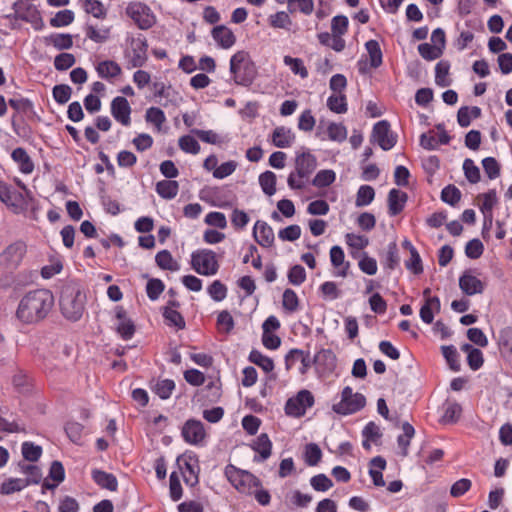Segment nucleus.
<instances>
[{"label":"nucleus","instance_id":"obj_63","mask_svg":"<svg viewBox=\"0 0 512 512\" xmlns=\"http://www.w3.org/2000/svg\"><path fill=\"white\" fill-rule=\"evenodd\" d=\"M472 482L470 479L461 478L454 482L450 488V495L454 498L463 496L470 490Z\"/></svg>","mask_w":512,"mask_h":512},{"label":"nucleus","instance_id":"obj_31","mask_svg":"<svg viewBox=\"0 0 512 512\" xmlns=\"http://www.w3.org/2000/svg\"><path fill=\"white\" fill-rule=\"evenodd\" d=\"M450 62L448 60H440L435 66V83L439 87H447L451 85V80L448 78L450 71Z\"/></svg>","mask_w":512,"mask_h":512},{"label":"nucleus","instance_id":"obj_6","mask_svg":"<svg viewBox=\"0 0 512 512\" xmlns=\"http://www.w3.org/2000/svg\"><path fill=\"white\" fill-rule=\"evenodd\" d=\"M192 268L200 275L212 276L218 272L219 264L212 250H197L191 255Z\"/></svg>","mask_w":512,"mask_h":512},{"label":"nucleus","instance_id":"obj_45","mask_svg":"<svg viewBox=\"0 0 512 512\" xmlns=\"http://www.w3.org/2000/svg\"><path fill=\"white\" fill-rule=\"evenodd\" d=\"M27 486H29V484L24 479L10 478L1 484L0 492L3 495H9L21 491Z\"/></svg>","mask_w":512,"mask_h":512},{"label":"nucleus","instance_id":"obj_35","mask_svg":"<svg viewBox=\"0 0 512 512\" xmlns=\"http://www.w3.org/2000/svg\"><path fill=\"white\" fill-rule=\"evenodd\" d=\"M403 434H400L397 437L398 446L402 450V455H408V447L410 445V441L415 434L414 427L409 422H404L402 425Z\"/></svg>","mask_w":512,"mask_h":512},{"label":"nucleus","instance_id":"obj_58","mask_svg":"<svg viewBox=\"0 0 512 512\" xmlns=\"http://www.w3.org/2000/svg\"><path fill=\"white\" fill-rule=\"evenodd\" d=\"M145 118L147 122L154 124L158 130L161 129V126L166 121L164 112L157 107L147 109Z\"/></svg>","mask_w":512,"mask_h":512},{"label":"nucleus","instance_id":"obj_17","mask_svg":"<svg viewBox=\"0 0 512 512\" xmlns=\"http://www.w3.org/2000/svg\"><path fill=\"white\" fill-rule=\"evenodd\" d=\"M115 316L118 320L117 332L124 340H129L135 333V325L133 321L127 316V312L122 306H117L115 309Z\"/></svg>","mask_w":512,"mask_h":512},{"label":"nucleus","instance_id":"obj_5","mask_svg":"<svg viewBox=\"0 0 512 512\" xmlns=\"http://www.w3.org/2000/svg\"><path fill=\"white\" fill-rule=\"evenodd\" d=\"M365 406L366 397L362 393H354L350 386H346L341 392V400L334 404L332 409L339 415L347 416L357 413Z\"/></svg>","mask_w":512,"mask_h":512},{"label":"nucleus","instance_id":"obj_62","mask_svg":"<svg viewBox=\"0 0 512 512\" xmlns=\"http://www.w3.org/2000/svg\"><path fill=\"white\" fill-rule=\"evenodd\" d=\"M76 62V59L71 53H60L54 59V66L58 71H65L72 67Z\"/></svg>","mask_w":512,"mask_h":512},{"label":"nucleus","instance_id":"obj_13","mask_svg":"<svg viewBox=\"0 0 512 512\" xmlns=\"http://www.w3.org/2000/svg\"><path fill=\"white\" fill-rule=\"evenodd\" d=\"M205 435L203 423L199 420L190 419L186 421L182 428V436L189 444H199L204 440Z\"/></svg>","mask_w":512,"mask_h":512},{"label":"nucleus","instance_id":"obj_25","mask_svg":"<svg viewBox=\"0 0 512 512\" xmlns=\"http://www.w3.org/2000/svg\"><path fill=\"white\" fill-rule=\"evenodd\" d=\"M295 135L291 129L286 127H276L272 134V141L276 147L287 148L292 145Z\"/></svg>","mask_w":512,"mask_h":512},{"label":"nucleus","instance_id":"obj_18","mask_svg":"<svg viewBox=\"0 0 512 512\" xmlns=\"http://www.w3.org/2000/svg\"><path fill=\"white\" fill-rule=\"evenodd\" d=\"M295 164L297 176L308 179L317 167V159L310 152H303L297 155Z\"/></svg>","mask_w":512,"mask_h":512},{"label":"nucleus","instance_id":"obj_12","mask_svg":"<svg viewBox=\"0 0 512 512\" xmlns=\"http://www.w3.org/2000/svg\"><path fill=\"white\" fill-rule=\"evenodd\" d=\"M459 287L468 296L481 294L485 288L483 282L474 275V271L471 269L465 270L459 277Z\"/></svg>","mask_w":512,"mask_h":512},{"label":"nucleus","instance_id":"obj_36","mask_svg":"<svg viewBox=\"0 0 512 512\" xmlns=\"http://www.w3.org/2000/svg\"><path fill=\"white\" fill-rule=\"evenodd\" d=\"M462 414V407L457 402L448 403L445 407L444 413L441 417L443 424H455L460 419Z\"/></svg>","mask_w":512,"mask_h":512},{"label":"nucleus","instance_id":"obj_57","mask_svg":"<svg viewBox=\"0 0 512 512\" xmlns=\"http://www.w3.org/2000/svg\"><path fill=\"white\" fill-rule=\"evenodd\" d=\"M74 20V13L71 10H62L50 19L52 27H63L71 24Z\"/></svg>","mask_w":512,"mask_h":512},{"label":"nucleus","instance_id":"obj_8","mask_svg":"<svg viewBox=\"0 0 512 512\" xmlns=\"http://www.w3.org/2000/svg\"><path fill=\"white\" fill-rule=\"evenodd\" d=\"M26 251L27 246L23 241L11 243L0 254V266L8 270L16 269L22 262Z\"/></svg>","mask_w":512,"mask_h":512},{"label":"nucleus","instance_id":"obj_10","mask_svg":"<svg viewBox=\"0 0 512 512\" xmlns=\"http://www.w3.org/2000/svg\"><path fill=\"white\" fill-rule=\"evenodd\" d=\"M390 127L387 120L378 121L373 126L372 138L384 151L391 150L397 143V136L391 132Z\"/></svg>","mask_w":512,"mask_h":512},{"label":"nucleus","instance_id":"obj_60","mask_svg":"<svg viewBox=\"0 0 512 512\" xmlns=\"http://www.w3.org/2000/svg\"><path fill=\"white\" fill-rule=\"evenodd\" d=\"M84 9L87 13L92 14L98 19H103L106 16V9L98 0H85Z\"/></svg>","mask_w":512,"mask_h":512},{"label":"nucleus","instance_id":"obj_22","mask_svg":"<svg viewBox=\"0 0 512 512\" xmlns=\"http://www.w3.org/2000/svg\"><path fill=\"white\" fill-rule=\"evenodd\" d=\"M353 259H358V267L364 274L373 276L377 273L378 266L375 258L368 255L367 252H350Z\"/></svg>","mask_w":512,"mask_h":512},{"label":"nucleus","instance_id":"obj_32","mask_svg":"<svg viewBox=\"0 0 512 512\" xmlns=\"http://www.w3.org/2000/svg\"><path fill=\"white\" fill-rule=\"evenodd\" d=\"M156 191L164 199H173L179 191V184L174 180H162L156 184Z\"/></svg>","mask_w":512,"mask_h":512},{"label":"nucleus","instance_id":"obj_34","mask_svg":"<svg viewBox=\"0 0 512 512\" xmlns=\"http://www.w3.org/2000/svg\"><path fill=\"white\" fill-rule=\"evenodd\" d=\"M329 140L342 143L347 138V128L343 123L330 122L326 129Z\"/></svg>","mask_w":512,"mask_h":512},{"label":"nucleus","instance_id":"obj_16","mask_svg":"<svg viewBox=\"0 0 512 512\" xmlns=\"http://www.w3.org/2000/svg\"><path fill=\"white\" fill-rule=\"evenodd\" d=\"M408 201V194L399 189L393 188L388 193V214L391 217L399 215L405 208Z\"/></svg>","mask_w":512,"mask_h":512},{"label":"nucleus","instance_id":"obj_49","mask_svg":"<svg viewBox=\"0 0 512 512\" xmlns=\"http://www.w3.org/2000/svg\"><path fill=\"white\" fill-rule=\"evenodd\" d=\"M460 199L461 191L455 185L449 184L441 191V200L450 206H455Z\"/></svg>","mask_w":512,"mask_h":512},{"label":"nucleus","instance_id":"obj_19","mask_svg":"<svg viewBox=\"0 0 512 512\" xmlns=\"http://www.w3.org/2000/svg\"><path fill=\"white\" fill-rule=\"evenodd\" d=\"M381 265L387 274L396 270L400 266V256L396 241L388 243L386 253L381 259Z\"/></svg>","mask_w":512,"mask_h":512},{"label":"nucleus","instance_id":"obj_26","mask_svg":"<svg viewBox=\"0 0 512 512\" xmlns=\"http://www.w3.org/2000/svg\"><path fill=\"white\" fill-rule=\"evenodd\" d=\"M93 480L104 489H108L110 491H116L118 487V482L116 477L102 470L94 469L92 471Z\"/></svg>","mask_w":512,"mask_h":512},{"label":"nucleus","instance_id":"obj_29","mask_svg":"<svg viewBox=\"0 0 512 512\" xmlns=\"http://www.w3.org/2000/svg\"><path fill=\"white\" fill-rule=\"evenodd\" d=\"M327 107L336 114L346 113L348 110L347 98L344 93H333L327 98Z\"/></svg>","mask_w":512,"mask_h":512},{"label":"nucleus","instance_id":"obj_61","mask_svg":"<svg viewBox=\"0 0 512 512\" xmlns=\"http://www.w3.org/2000/svg\"><path fill=\"white\" fill-rule=\"evenodd\" d=\"M362 437L367 438V440H371L374 444H377L382 437V433L375 422L369 421L362 430Z\"/></svg>","mask_w":512,"mask_h":512},{"label":"nucleus","instance_id":"obj_44","mask_svg":"<svg viewBox=\"0 0 512 512\" xmlns=\"http://www.w3.org/2000/svg\"><path fill=\"white\" fill-rule=\"evenodd\" d=\"M345 241L353 252H361V250L369 245L368 237L354 233H347L345 235Z\"/></svg>","mask_w":512,"mask_h":512},{"label":"nucleus","instance_id":"obj_28","mask_svg":"<svg viewBox=\"0 0 512 512\" xmlns=\"http://www.w3.org/2000/svg\"><path fill=\"white\" fill-rule=\"evenodd\" d=\"M253 449L259 453L260 457H255L257 461H264L271 455L272 443L267 434H260L253 444Z\"/></svg>","mask_w":512,"mask_h":512},{"label":"nucleus","instance_id":"obj_9","mask_svg":"<svg viewBox=\"0 0 512 512\" xmlns=\"http://www.w3.org/2000/svg\"><path fill=\"white\" fill-rule=\"evenodd\" d=\"M314 404V397L308 390H301L296 396L287 400L285 412L289 416L300 417L305 414L306 409Z\"/></svg>","mask_w":512,"mask_h":512},{"label":"nucleus","instance_id":"obj_30","mask_svg":"<svg viewBox=\"0 0 512 512\" xmlns=\"http://www.w3.org/2000/svg\"><path fill=\"white\" fill-rule=\"evenodd\" d=\"M19 471L25 474L27 477L24 479L29 485L39 484L42 480V472L41 469L32 464H27L25 462H20L18 464Z\"/></svg>","mask_w":512,"mask_h":512},{"label":"nucleus","instance_id":"obj_39","mask_svg":"<svg viewBox=\"0 0 512 512\" xmlns=\"http://www.w3.org/2000/svg\"><path fill=\"white\" fill-rule=\"evenodd\" d=\"M134 44L136 47L133 48V56L130 63L132 67H141L147 59V43L145 40L137 39L134 41Z\"/></svg>","mask_w":512,"mask_h":512},{"label":"nucleus","instance_id":"obj_37","mask_svg":"<svg viewBox=\"0 0 512 512\" xmlns=\"http://www.w3.org/2000/svg\"><path fill=\"white\" fill-rule=\"evenodd\" d=\"M498 345L505 357H512V327H506L499 333Z\"/></svg>","mask_w":512,"mask_h":512},{"label":"nucleus","instance_id":"obj_23","mask_svg":"<svg viewBox=\"0 0 512 512\" xmlns=\"http://www.w3.org/2000/svg\"><path fill=\"white\" fill-rule=\"evenodd\" d=\"M212 37L224 49L232 47L236 41L234 33L224 25L214 27Z\"/></svg>","mask_w":512,"mask_h":512},{"label":"nucleus","instance_id":"obj_50","mask_svg":"<svg viewBox=\"0 0 512 512\" xmlns=\"http://www.w3.org/2000/svg\"><path fill=\"white\" fill-rule=\"evenodd\" d=\"M175 389V383L170 379L158 380L153 387V391L157 394L161 399H168L173 390Z\"/></svg>","mask_w":512,"mask_h":512},{"label":"nucleus","instance_id":"obj_55","mask_svg":"<svg viewBox=\"0 0 512 512\" xmlns=\"http://www.w3.org/2000/svg\"><path fill=\"white\" fill-rule=\"evenodd\" d=\"M483 252L484 245L478 238L468 241L465 246V255L470 259L475 260L480 258Z\"/></svg>","mask_w":512,"mask_h":512},{"label":"nucleus","instance_id":"obj_3","mask_svg":"<svg viewBox=\"0 0 512 512\" xmlns=\"http://www.w3.org/2000/svg\"><path fill=\"white\" fill-rule=\"evenodd\" d=\"M230 73L235 84L249 86L254 81L257 71L251 61L249 53L241 50L236 52L230 59Z\"/></svg>","mask_w":512,"mask_h":512},{"label":"nucleus","instance_id":"obj_2","mask_svg":"<svg viewBox=\"0 0 512 512\" xmlns=\"http://www.w3.org/2000/svg\"><path fill=\"white\" fill-rule=\"evenodd\" d=\"M86 294L75 284L63 286L60 294L59 305L63 317L71 322L79 321L84 312Z\"/></svg>","mask_w":512,"mask_h":512},{"label":"nucleus","instance_id":"obj_4","mask_svg":"<svg viewBox=\"0 0 512 512\" xmlns=\"http://www.w3.org/2000/svg\"><path fill=\"white\" fill-rule=\"evenodd\" d=\"M225 475L229 482L243 494L251 495L254 492V488L261 486V482L256 476L233 465H228L225 468Z\"/></svg>","mask_w":512,"mask_h":512},{"label":"nucleus","instance_id":"obj_33","mask_svg":"<svg viewBox=\"0 0 512 512\" xmlns=\"http://www.w3.org/2000/svg\"><path fill=\"white\" fill-rule=\"evenodd\" d=\"M101 78L110 79L121 74V67L114 61L106 60L100 62L96 67Z\"/></svg>","mask_w":512,"mask_h":512},{"label":"nucleus","instance_id":"obj_43","mask_svg":"<svg viewBox=\"0 0 512 512\" xmlns=\"http://www.w3.org/2000/svg\"><path fill=\"white\" fill-rule=\"evenodd\" d=\"M46 43L52 44L58 50L70 49L73 39L70 34H52L45 38Z\"/></svg>","mask_w":512,"mask_h":512},{"label":"nucleus","instance_id":"obj_48","mask_svg":"<svg viewBox=\"0 0 512 512\" xmlns=\"http://www.w3.org/2000/svg\"><path fill=\"white\" fill-rule=\"evenodd\" d=\"M250 362L255 365L261 367L265 372H271L274 369L273 360L265 355H263L258 350H252L249 354Z\"/></svg>","mask_w":512,"mask_h":512},{"label":"nucleus","instance_id":"obj_47","mask_svg":"<svg viewBox=\"0 0 512 512\" xmlns=\"http://www.w3.org/2000/svg\"><path fill=\"white\" fill-rule=\"evenodd\" d=\"M259 184L265 194L272 196L276 192V175L266 171L259 176Z\"/></svg>","mask_w":512,"mask_h":512},{"label":"nucleus","instance_id":"obj_40","mask_svg":"<svg viewBox=\"0 0 512 512\" xmlns=\"http://www.w3.org/2000/svg\"><path fill=\"white\" fill-rule=\"evenodd\" d=\"M157 265L164 270L177 271L179 264L173 259L168 250L159 251L155 256Z\"/></svg>","mask_w":512,"mask_h":512},{"label":"nucleus","instance_id":"obj_11","mask_svg":"<svg viewBox=\"0 0 512 512\" xmlns=\"http://www.w3.org/2000/svg\"><path fill=\"white\" fill-rule=\"evenodd\" d=\"M365 48L369 55V68L377 69L383 63V53L380 47V44L375 39H370L365 43ZM358 70L360 74H366L368 72L367 63L362 64L361 61L358 62Z\"/></svg>","mask_w":512,"mask_h":512},{"label":"nucleus","instance_id":"obj_14","mask_svg":"<svg viewBox=\"0 0 512 512\" xmlns=\"http://www.w3.org/2000/svg\"><path fill=\"white\" fill-rule=\"evenodd\" d=\"M112 116L124 126H128L131 122V107L126 98L118 96L111 103Z\"/></svg>","mask_w":512,"mask_h":512},{"label":"nucleus","instance_id":"obj_24","mask_svg":"<svg viewBox=\"0 0 512 512\" xmlns=\"http://www.w3.org/2000/svg\"><path fill=\"white\" fill-rule=\"evenodd\" d=\"M11 158L18 164L19 170L24 174H30L34 170V163L24 148L18 147L11 153Z\"/></svg>","mask_w":512,"mask_h":512},{"label":"nucleus","instance_id":"obj_64","mask_svg":"<svg viewBox=\"0 0 512 512\" xmlns=\"http://www.w3.org/2000/svg\"><path fill=\"white\" fill-rule=\"evenodd\" d=\"M217 326L220 331H223L226 334L230 333L234 328V319L232 315L226 310L221 311L217 317Z\"/></svg>","mask_w":512,"mask_h":512},{"label":"nucleus","instance_id":"obj_1","mask_svg":"<svg viewBox=\"0 0 512 512\" xmlns=\"http://www.w3.org/2000/svg\"><path fill=\"white\" fill-rule=\"evenodd\" d=\"M53 306L54 296L49 290H33L20 300L16 316L23 323H37L48 316Z\"/></svg>","mask_w":512,"mask_h":512},{"label":"nucleus","instance_id":"obj_7","mask_svg":"<svg viewBox=\"0 0 512 512\" xmlns=\"http://www.w3.org/2000/svg\"><path fill=\"white\" fill-rule=\"evenodd\" d=\"M126 13L142 30L151 28L156 22L151 9L141 2L130 3L126 8Z\"/></svg>","mask_w":512,"mask_h":512},{"label":"nucleus","instance_id":"obj_21","mask_svg":"<svg viewBox=\"0 0 512 512\" xmlns=\"http://www.w3.org/2000/svg\"><path fill=\"white\" fill-rule=\"evenodd\" d=\"M345 255L343 249L335 245L330 250V260L332 265L336 268L334 276L346 277L350 267L349 262H345Z\"/></svg>","mask_w":512,"mask_h":512},{"label":"nucleus","instance_id":"obj_59","mask_svg":"<svg viewBox=\"0 0 512 512\" xmlns=\"http://www.w3.org/2000/svg\"><path fill=\"white\" fill-rule=\"evenodd\" d=\"M210 297L217 302H220L226 298L227 287L219 280H215L207 289Z\"/></svg>","mask_w":512,"mask_h":512},{"label":"nucleus","instance_id":"obj_54","mask_svg":"<svg viewBox=\"0 0 512 512\" xmlns=\"http://www.w3.org/2000/svg\"><path fill=\"white\" fill-rule=\"evenodd\" d=\"M349 19L346 15H336L331 20V33L345 35L348 31Z\"/></svg>","mask_w":512,"mask_h":512},{"label":"nucleus","instance_id":"obj_56","mask_svg":"<svg viewBox=\"0 0 512 512\" xmlns=\"http://www.w3.org/2000/svg\"><path fill=\"white\" fill-rule=\"evenodd\" d=\"M482 166L485 174L490 180H494L500 175V165L494 157H486L482 160Z\"/></svg>","mask_w":512,"mask_h":512},{"label":"nucleus","instance_id":"obj_52","mask_svg":"<svg viewBox=\"0 0 512 512\" xmlns=\"http://www.w3.org/2000/svg\"><path fill=\"white\" fill-rule=\"evenodd\" d=\"M404 264L406 269L414 275H420L423 273V263L418 250L412 251V253H410V258L405 260Z\"/></svg>","mask_w":512,"mask_h":512},{"label":"nucleus","instance_id":"obj_15","mask_svg":"<svg viewBox=\"0 0 512 512\" xmlns=\"http://www.w3.org/2000/svg\"><path fill=\"white\" fill-rule=\"evenodd\" d=\"M0 200L15 209H19L25 204L23 194L3 181H0Z\"/></svg>","mask_w":512,"mask_h":512},{"label":"nucleus","instance_id":"obj_51","mask_svg":"<svg viewBox=\"0 0 512 512\" xmlns=\"http://www.w3.org/2000/svg\"><path fill=\"white\" fill-rule=\"evenodd\" d=\"M463 171L466 179L471 184H476L480 181V170L478 166L475 165L474 161L470 158H466L463 162Z\"/></svg>","mask_w":512,"mask_h":512},{"label":"nucleus","instance_id":"obj_38","mask_svg":"<svg viewBox=\"0 0 512 512\" xmlns=\"http://www.w3.org/2000/svg\"><path fill=\"white\" fill-rule=\"evenodd\" d=\"M441 350L449 368L454 372L460 371L461 364L459 362V354L456 347L453 345H445L441 347Z\"/></svg>","mask_w":512,"mask_h":512},{"label":"nucleus","instance_id":"obj_53","mask_svg":"<svg viewBox=\"0 0 512 512\" xmlns=\"http://www.w3.org/2000/svg\"><path fill=\"white\" fill-rule=\"evenodd\" d=\"M22 455L25 460L36 462L42 455V448L32 442H24L22 444Z\"/></svg>","mask_w":512,"mask_h":512},{"label":"nucleus","instance_id":"obj_46","mask_svg":"<svg viewBox=\"0 0 512 512\" xmlns=\"http://www.w3.org/2000/svg\"><path fill=\"white\" fill-rule=\"evenodd\" d=\"M418 52L422 58L427 61H433L440 58L443 54L442 48L438 45L422 43L418 45Z\"/></svg>","mask_w":512,"mask_h":512},{"label":"nucleus","instance_id":"obj_42","mask_svg":"<svg viewBox=\"0 0 512 512\" xmlns=\"http://www.w3.org/2000/svg\"><path fill=\"white\" fill-rule=\"evenodd\" d=\"M322 45H325L336 52H341L344 50L346 42L343 39V35L322 32Z\"/></svg>","mask_w":512,"mask_h":512},{"label":"nucleus","instance_id":"obj_27","mask_svg":"<svg viewBox=\"0 0 512 512\" xmlns=\"http://www.w3.org/2000/svg\"><path fill=\"white\" fill-rule=\"evenodd\" d=\"M440 299L438 296L429 297L420 309V318L426 324H431L434 320L433 309L440 311Z\"/></svg>","mask_w":512,"mask_h":512},{"label":"nucleus","instance_id":"obj_41","mask_svg":"<svg viewBox=\"0 0 512 512\" xmlns=\"http://www.w3.org/2000/svg\"><path fill=\"white\" fill-rule=\"evenodd\" d=\"M375 197V190L370 185H361L356 194L355 204L357 207L368 206Z\"/></svg>","mask_w":512,"mask_h":512},{"label":"nucleus","instance_id":"obj_20","mask_svg":"<svg viewBox=\"0 0 512 512\" xmlns=\"http://www.w3.org/2000/svg\"><path fill=\"white\" fill-rule=\"evenodd\" d=\"M256 242L263 247H270L274 242L273 229L264 221L258 220L253 229Z\"/></svg>","mask_w":512,"mask_h":512}]
</instances>
